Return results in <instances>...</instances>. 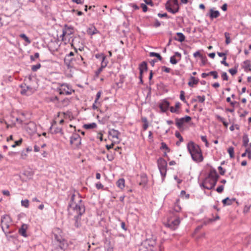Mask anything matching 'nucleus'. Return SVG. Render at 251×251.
<instances>
[{"mask_svg": "<svg viewBox=\"0 0 251 251\" xmlns=\"http://www.w3.org/2000/svg\"><path fill=\"white\" fill-rule=\"evenodd\" d=\"M70 209L75 214L73 219L75 222L74 226L77 228H79L81 226V217L85 212V207L78 193H77V195L72 194L68 206V209Z\"/></svg>", "mask_w": 251, "mask_h": 251, "instance_id": "1", "label": "nucleus"}, {"mask_svg": "<svg viewBox=\"0 0 251 251\" xmlns=\"http://www.w3.org/2000/svg\"><path fill=\"white\" fill-rule=\"evenodd\" d=\"M187 149L194 161L200 162L203 160L201 151L198 145L191 142L187 144Z\"/></svg>", "mask_w": 251, "mask_h": 251, "instance_id": "2", "label": "nucleus"}, {"mask_svg": "<svg viewBox=\"0 0 251 251\" xmlns=\"http://www.w3.org/2000/svg\"><path fill=\"white\" fill-rule=\"evenodd\" d=\"M157 163L162 179H164L166 175L167 162L163 158H160L157 160Z\"/></svg>", "mask_w": 251, "mask_h": 251, "instance_id": "3", "label": "nucleus"}, {"mask_svg": "<svg viewBox=\"0 0 251 251\" xmlns=\"http://www.w3.org/2000/svg\"><path fill=\"white\" fill-rule=\"evenodd\" d=\"M155 244V239H147L140 246L139 251H149V249L147 246H148L149 247H153Z\"/></svg>", "mask_w": 251, "mask_h": 251, "instance_id": "4", "label": "nucleus"}, {"mask_svg": "<svg viewBox=\"0 0 251 251\" xmlns=\"http://www.w3.org/2000/svg\"><path fill=\"white\" fill-rule=\"evenodd\" d=\"M70 144L74 149L78 148L81 144V138L76 133L73 134L70 138Z\"/></svg>", "mask_w": 251, "mask_h": 251, "instance_id": "5", "label": "nucleus"}, {"mask_svg": "<svg viewBox=\"0 0 251 251\" xmlns=\"http://www.w3.org/2000/svg\"><path fill=\"white\" fill-rule=\"evenodd\" d=\"M12 223L11 217L8 215H4L1 218V226L8 229L10 227V225Z\"/></svg>", "mask_w": 251, "mask_h": 251, "instance_id": "6", "label": "nucleus"}, {"mask_svg": "<svg viewBox=\"0 0 251 251\" xmlns=\"http://www.w3.org/2000/svg\"><path fill=\"white\" fill-rule=\"evenodd\" d=\"M180 219L178 217L173 220H169L166 224V226L172 230L176 229L180 224Z\"/></svg>", "mask_w": 251, "mask_h": 251, "instance_id": "7", "label": "nucleus"}, {"mask_svg": "<svg viewBox=\"0 0 251 251\" xmlns=\"http://www.w3.org/2000/svg\"><path fill=\"white\" fill-rule=\"evenodd\" d=\"M21 88V94L26 96L31 95L35 91V89L29 86H26L25 84L22 85Z\"/></svg>", "mask_w": 251, "mask_h": 251, "instance_id": "8", "label": "nucleus"}, {"mask_svg": "<svg viewBox=\"0 0 251 251\" xmlns=\"http://www.w3.org/2000/svg\"><path fill=\"white\" fill-rule=\"evenodd\" d=\"M59 91L60 94H65L67 95H71L74 92V91L70 88L69 85L67 84H62Z\"/></svg>", "mask_w": 251, "mask_h": 251, "instance_id": "9", "label": "nucleus"}, {"mask_svg": "<svg viewBox=\"0 0 251 251\" xmlns=\"http://www.w3.org/2000/svg\"><path fill=\"white\" fill-rule=\"evenodd\" d=\"M73 33V28L72 27H69L67 25H65L62 31V34L61 37H62V40L66 39V37H69Z\"/></svg>", "mask_w": 251, "mask_h": 251, "instance_id": "10", "label": "nucleus"}, {"mask_svg": "<svg viewBox=\"0 0 251 251\" xmlns=\"http://www.w3.org/2000/svg\"><path fill=\"white\" fill-rule=\"evenodd\" d=\"M191 120V118L189 116H185L184 117L176 119V126H182V125L188 123Z\"/></svg>", "mask_w": 251, "mask_h": 251, "instance_id": "11", "label": "nucleus"}, {"mask_svg": "<svg viewBox=\"0 0 251 251\" xmlns=\"http://www.w3.org/2000/svg\"><path fill=\"white\" fill-rule=\"evenodd\" d=\"M212 184V183L211 179L206 177L203 181L201 184V186L203 187V188L204 189H206L207 190H211L213 189V188H211Z\"/></svg>", "mask_w": 251, "mask_h": 251, "instance_id": "12", "label": "nucleus"}, {"mask_svg": "<svg viewBox=\"0 0 251 251\" xmlns=\"http://www.w3.org/2000/svg\"><path fill=\"white\" fill-rule=\"evenodd\" d=\"M181 57V54L178 52H176L174 55L170 57V63L172 64H176Z\"/></svg>", "mask_w": 251, "mask_h": 251, "instance_id": "13", "label": "nucleus"}, {"mask_svg": "<svg viewBox=\"0 0 251 251\" xmlns=\"http://www.w3.org/2000/svg\"><path fill=\"white\" fill-rule=\"evenodd\" d=\"M54 239L59 244V246L60 249H63L64 248V243L65 240L60 235L54 234Z\"/></svg>", "mask_w": 251, "mask_h": 251, "instance_id": "14", "label": "nucleus"}, {"mask_svg": "<svg viewBox=\"0 0 251 251\" xmlns=\"http://www.w3.org/2000/svg\"><path fill=\"white\" fill-rule=\"evenodd\" d=\"M28 226L26 224H23L21 227L19 229V233L24 237L28 236L26 233V230L27 229Z\"/></svg>", "mask_w": 251, "mask_h": 251, "instance_id": "15", "label": "nucleus"}, {"mask_svg": "<svg viewBox=\"0 0 251 251\" xmlns=\"http://www.w3.org/2000/svg\"><path fill=\"white\" fill-rule=\"evenodd\" d=\"M120 133L117 130L114 129H110L108 131V135L110 138L112 139H119Z\"/></svg>", "mask_w": 251, "mask_h": 251, "instance_id": "16", "label": "nucleus"}, {"mask_svg": "<svg viewBox=\"0 0 251 251\" xmlns=\"http://www.w3.org/2000/svg\"><path fill=\"white\" fill-rule=\"evenodd\" d=\"M62 129L60 126H50L49 132L51 134H62Z\"/></svg>", "mask_w": 251, "mask_h": 251, "instance_id": "17", "label": "nucleus"}, {"mask_svg": "<svg viewBox=\"0 0 251 251\" xmlns=\"http://www.w3.org/2000/svg\"><path fill=\"white\" fill-rule=\"evenodd\" d=\"M75 59L73 58L65 57L64 62L69 68H72L75 66Z\"/></svg>", "mask_w": 251, "mask_h": 251, "instance_id": "18", "label": "nucleus"}, {"mask_svg": "<svg viewBox=\"0 0 251 251\" xmlns=\"http://www.w3.org/2000/svg\"><path fill=\"white\" fill-rule=\"evenodd\" d=\"M169 105V102L164 100L159 104V108L162 112H166L168 109Z\"/></svg>", "mask_w": 251, "mask_h": 251, "instance_id": "19", "label": "nucleus"}, {"mask_svg": "<svg viewBox=\"0 0 251 251\" xmlns=\"http://www.w3.org/2000/svg\"><path fill=\"white\" fill-rule=\"evenodd\" d=\"M140 75H143V73L145 71H147L148 69L147 63L145 61H143L139 65Z\"/></svg>", "mask_w": 251, "mask_h": 251, "instance_id": "20", "label": "nucleus"}, {"mask_svg": "<svg viewBox=\"0 0 251 251\" xmlns=\"http://www.w3.org/2000/svg\"><path fill=\"white\" fill-rule=\"evenodd\" d=\"M140 178L141 180L139 181V184L144 187L148 182L147 176L145 174H142L140 176Z\"/></svg>", "mask_w": 251, "mask_h": 251, "instance_id": "21", "label": "nucleus"}, {"mask_svg": "<svg viewBox=\"0 0 251 251\" xmlns=\"http://www.w3.org/2000/svg\"><path fill=\"white\" fill-rule=\"evenodd\" d=\"M236 201L235 198L229 199L228 197L223 200L222 202L224 205H230Z\"/></svg>", "mask_w": 251, "mask_h": 251, "instance_id": "22", "label": "nucleus"}, {"mask_svg": "<svg viewBox=\"0 0 251 251\" xmlns=\"http://www.w3.org/2000/svg\"><path fill=\"white\" fill-rule=\"evenodd\" d=\"M220 16V12L218 10H210L209 17L211 19L218 18Z\"/></svg>", "mask_w": 251, "mask_h": 251, "instance_id": "23", "label": "nucleus"}, {"mask_svg": "<svg viewBox=\"0 0 251 251\" xmlns=\"http://www.w3.org/2000/svg\"><path fill=\"white\" fill-rule=\"evenodd\" d=\"M180 106V102H177L176 103L175 107H174L173 106H171L170 107V111L172 113H179Z\"/></svg>", "mask_w": 251, "mask_h": 251, "instance_id": "24", "label": "nucleus"}, {"mask_svg": "<svg viewBox=\"0 0 251 251\" xmlns=\"http://www.w3.org/2000/svg\"><path fill=\"white\" fill-rule=\"evenodd\" d=\"M199 79L197 78L194 76H191L190 78V81L188 82V85L190 87H194V85H196L199 82Z\"/></svg>", "mask_w": 251, "mask_h": 251, "instance_id": "25", "label": "nucleus"}, {"mask_svg": "<svg viewBox=\"0 0 251 251\" xmlns=\"http://www.w3.org/2000/svg\"><path fill=\"white\" fill-rule=\"evenodd\" d=\"M177 37H175L174 39L180 42H182L185 41V37L184 34L181 32L176 33Z\"/></svg>", "mask_w": 251, "mask_h": 251, "instance_id": "26", "label": "nucleus"}, {"mask_svg": "<svg viewBox=\"0 0 251 251\" xmlns=\"http://www.w3.org/2000/svg\"><path fill=\"white\" fill-rule=\"evenodd\" d=\"M207 178L213 179L216 178H219V175L218 174L216 170H212L210 172Z\"/></svg>", "mask_w": 251, "mask_h": 251, "instance_id": "27", "label": "nucleus"}, {"mask_svg": "<svg viewBox=\"0 0 251 251\" xmlns=\"http://www.w3.org/2000/svg\"><path fill=\"white\" fill-rule=\"evenodd\" d=\"M169 4V2H168L166 4V9L169 11L170 12L173 13V14H175L176 13H177L178 12V8H175V9H173V7L172 6H171V4H170L169 5H168V4Z\"/></svg>", "mask_w": 251, "mask_h": 251, "instance_id": "28", "label": "nucleus"}, {"mask_svg": "<svg viewBox=\"0 0 251 251\" xmlns=\"http://www.w3.org/2000/svg\"><path fill=\"white\" fill-rule=\"evenodd\" d=\"M75 61L76 62V63L79 65L82 64H84V66L86 65L85 62L83 61V58L80 55H77L75 59Z\"/></svg>", "mask_w": 251, "mask_h": 251, "instance_id": "29", "label": "nucleus"}, {"mask_svg": "<svg viewBox=\"0 0 251 251\" xmlns=\"http://www.w3.org/2000/svg\"><path fill=\"white\" fill-rule=\"evenodd\" d=\"M117 186L122 189H123L124 187H125V180L123 178H121V179H119L117 181Z\"/></svg>", "mask_w": 251, "mask_h": 251, "instance_id": "30", "label": "nucleus"}, {"mask_svg": "<svg viewBox=\"0 0 251 251\" xmlns=\"http://www.w3.org/2000/svg\"><path fill=\"white\" fill-rule=\"evenodd\" d=\"M249 142V139L248 138V135L246 134H244L243 137V146L245 147H247Z\"/></svg>", "mask_w": 251, "mask_h": 251, "instance_id": "31", "label": "nucleus"}, {"mask_svg": "<svg viewBox=\"0 0 251 251\" xmlns=\"http://www.w3.org/2000/svg\"><path fill=\"white\" fill-rule=\"evenodd\" d=\"M172 3L171 4V6L173 7V9L178 8V11H179V7L178 6V3L177 0H170Z\"/></svg>", "mask_w": 251, "mask_h": 251, "instance_id": "32", "label": "nucleus"}, {"mask_svg": "<svg viewBox=\"0 0 251 251\" xmlns=\"http://www.w3.org/2000/svg\"><path fill=\"white\" fill-rule=\"evenodd\" d=\"M227 152H228L231 158H233L234 157V148L233 147H229L227 149Z\"/></svg>", "mask_w": 251, "mask_h": 251, "instance_id": "33", "label": "nucleus"}, {"mask_svg": "<svg viewBox=\"0 0 251 251\" xmlns=\"http://www.w3.org/2000/svg\"><path fill=\"white\" fill-rule=\"evenodd\" d=\"M150 56H151V57H154V56L156 57L160 61L162 60V57L161 56V55L159 53H156V52H151L150 53Z\"/></svg>", "mask_w": 251, "mask_h": 251, "instance_id": "34", "label": "nucleus"}, {"mask_svg": "<svg viewBox=\"0 0 251 251\" xmlns=\"http://www.w3.org/2000/svg\"><path fill=\"white\" fill-rule=\"evenodd\" d=\"M224 35L226 38V45H228L231 42L230 39V34L228 32H225Z\"/></svg>", "mask_w": 251, "mask_h": 251, "instance_id": "35", "label": "nucleus"}, {"mask_svg": "<svg viewBox=\"0 0 251 251\" xmlns=\"http://www.w3.org/2000/svg\"><path fill=\"white\" fill-rule=\"evenodd\" d=\"M20 37L24 39L26 43L30 44L31 43L30 40L26 36L25 34H21L20 35Z\"/></svg>", "mask_w": 251, "mask_h": 251, "instance_id": "36", "label": "nucleus"}, {"mask_svg": "<svg viewBox=\"0 0 251 251\" xmlns=\"http://www.w3.org/2000/svg\"><path fill=\"white\" fill-rule=\"evenodd\" d=\"M62 105L64 106H67L70 103V99L68 98L64 99L63 100L61 101Z\"/></svg>", "mask_w": 251, "mask_h": 251, "instance_id": "37", "label": "nucleus"}, {"mask_svg": "<svg viewBox=\"0 0 251 251\" xmlns=\"http://www.w3.org/2000/svg\"><path fill=\"white\" fill-rule=\"evenodd\" d=\"M161 150H166L168 152H169L170 150V149L167 147L166 144L164 142L161 143V146L160 147Z\"/></svg>", "mask_w": 251, "mask_h": 251, "instance_id": "38", "label": "nucleus"}, {"mask_svg": "<svg viewBox=\"0 0 251 251\" xmlns=\"http://www.w3.org/2000/svg\"><path fill=\"white\" fill-rule=\"evenodd\" d=\"M21 204L23 206L27 208L29 206V201L28 200H22Z\"/></svg>", "mask_w": 251, "mask_h": 251, "instance_id": "39", "label": "nucleus"}, {"mask_svg": "<svg viewBox=\"0 0 251 251\" xmlns=\"http://www.w3.org/2000/svg\"><path fill=\"white\" fill-rule=\"evenodd\" d=\"M6 238L8 241H10L11 239H15L17 237L16 235H10L9 234H5Z\"/></svg>", "mask_w": 251, "mask_h": 251, "instance_id": "40", "label": "nucleus"}, {"mask_svg": "<svg viewBox=\"0 0 251 251\" xmlns=\"http://www.w3.org/2000/svg\"><path fill=\"white\" fill-rule=\"evenodd\" d=\"M41 67V64L40 63H38L36 65H33L31 67V70L33 72H35L37 71L39 69H40Z\"/></svg>", "mask_w": 251, "mask_h": 251, "instance_id": "41", "label": "nucleus"}, {"mask_svg": "<svg viewBox=\"0 0 251 251\" xmlns=\"http://www.w3.org/2000/svg\"><path fill=\"white\" fill-rule=\"evenodd\" d=\"M2 231H3V232L4 233V234H11V233H12L14 232V230H11V229H5L4 227H3V226L2 227Z\"/></svg>", "mask_w": 251, "mask_h": 251, "instance_id": "42", "label": "nucleus"}, {"mask_svg": "<svg viewBox=\"0 0 251 251\" xmlns=\"http://www.w3.org/2000/svg\"><path fill=\"white\" fill-rule=\"evenodd\" d=\"M228 72H229V73L231 75H235L237 73V68L230 69L228 70Z\"/></svg>", "mask_w": 251, "mask_h": 251, "instance_id": "43", "label": "nucleus"}, {"mask_svg": "<svg viewBox=\"0 0 251 251\" xmlns=\"http://www.w3.org/2000/svg\"><path fill=\"white\" fill-rule=\"evenodd\" d=\"M209 74H210V75H212L214 79H217L218 77V73L215 71L210 72L209 73Z\"/></svg>", "mask_w": 251, "mask_h": 251, "instance_id": "44", "label": "nucleus"}, {"mask_svg": "<svg viewBox=\"0 0 251 251\" xmlns=\"http://www.w3.org/2000/svg\"><path fill=\"white\" fill-rule=\"evenodd\" d=\"M175 135L179 139V142H182L183 140V139L182 138V137L181 136L180 133L176 131V133H175Z\"/></svg>", "mask_w": 251, "mask_h": 251, "instance_id": "45", "label": "nucleus"}, {"mask_svg": "<svg viewBox=\"0 0 251 251\" xmlns=\"http://www.w3.org/2000/svg\"><path fill=\"white\" fill-rule=\"evenodd\" d=\"M23 140L22 139H20V140L16 141L15 142V144L12 145V148H15L17 146H19L22 143Z\"/></svg>", "mask_w": 251, "mask_h": 251, "instance_id": "46", "label": "nucleus"}, {"mask_svg": "<svg viewBox=\"0 0 251 251\" xmlns=\"http://www.w3.org/2000/svg\"><path fill=\"white\" fill-rule=\"evenodd\" d=\"M161 70L162 71H164L167 73H170V72L171 71V69L170 68L167 67L165 66H162L161 67Z\"/></svg>", "mask_w": 251, "mask_h": 251, "instance_id": "47", "label": "nucleus"}, {"mask_svg": "<svg viewBox=\"0 0 251 251\" xmlns=\"http://www.w3.org/2000/svg\"><path fill=\"white\" fill-rule=\"evenodd\" d=\"M224 189V186L223 185H220L217 188L216 191L218 193H222L223 192Z\"/></svg>", "mask_w": 251, "mask_h": 251, "instance_id": "48", "label": "nucleus"}, {"mask_svg": "<svg viewBox=\"0 0 251 251\" xmlns=\"http://www.w3.org/2000/svg\"><path fill=\"white\" fill-rule=\"evenodd\" d=\"M218 179H219V178H216L211 179L212 183V185L211 186V188H214V187L215 186V185L217 184V181H218Z\"/></svg>", "mask_w": 251, "mask_h": 251, "instance_id": "49", "label": "nucleus"}, {"mask_svg": "<svg viewBox=\"0 0 251 251\" xmlns=\"http://www.w3.org/2000/svg\"><path fill=\"white\" fill-rule=\"evenodd\" d=\"M197 98L198 99V100L200 102H203L205 100V98L204 96H198Z\"/></svg>", "mask_w": 251, "mask_h": 251, "instance_id": "50", "label": "nucleus"}, {"mask_svg": "<svg viewBox=\"0 0 251 251\" xmlns=\"http://www.w3.org/2000/svg\"><path fill=\"white\" fill-rule=\"evenodd\" d=\"M180 99L182 101H184L185 102H186L185 97H184V92L183 91H180Z\"/></svg>", "mask_w": 251, "mask_h": 251, "instance_id": "51", "label": "nucleus"}, {"mask_svg": "<svg viewBox=\"0 0 251 251\" xmlns=\"http://www.w3.org/2000/svg\"><path fill=\"white\" fill-rule=\"evenodd\" d=\"M174 210L176 211V212H179L181 210V207L179 205V204H175V205H174Z\"/></svg>", "mask_w": 251, "mask_h": 251, "instance_id": "52", "label": "nucleus"}, {"mask_svg": "<svg viewBox=\"0 0 251 251\" xmlns=\"http://www.w3.org/2000/svg\"><path fill=\"white\" fill-rule=\"evenodd\" d=\"M222 78L224 80H228V76L226 72H223L222 74Z\"/></svg>", "mask_w": 251, "mask_h": 251, "instance_id": "53", "label": "nucleus"}, {"mask_svg": "<svg viewBox=\"0 0 251 251\" xmlns=\"http://www.w3.org/2000/svg\"><path fill=\"white\" fill-rule=\"evenodd\" d=\"M218 170L219 171V173L221 175H224L226 172V170L223 169L221 166H219L218 167Z\"/></svg>", "mask_w": 251, "mask_h": 251, "instance_id": "54", "label": "nucleus"}, {"mask_svg": "<svg viewBox=\"0 0 251 251\" xmlns=\"http://www.w3.org/2000/svg\"><path fill=\"white\" fill-rule=\"evenodd\" d=\"M244 64L245 65V68L247 69L249 68L251 66L250 61L249 60H247L244 62Z\"/></svg>", "mask_w": 251, "mask_h": 251, "instance_id": "55", "label": "nucleus"}, {"mask_svg": "<svg viewBox=\"0 0 251 251\" xmlns=\"http://www.w3.org/2000/svg\"><path fill=\"white\" fill-rule=\"evenodd\" d=\"M226 56H225L224 57H223V60L221 61V64L224 65L225 66L228 67V66H229V64L226 61Z\"/></svg>", "mask_w": 251, "mask_h": 251, "instance_id": "56", "label": "nucleus"}, {"mask_svg": "<svg viewBox=\"0 0 251 251\" xmlns=\"http://www.w3.org/2000/svg\"><path fill=\"white\" fill-rule=\"evenodd\" d=\"M39 56V53H38V52H36L35 54H34V56H32V55H31L30 56V59L32 60V61H34L35 60V58H38Z\"/></svg>", "mask_w": 251, "mask_h": 251, "instance_id": "57", "label": "nucleus"}, {"mask_svg": "<svg viewBox=\"0 0 251 251\" xmlns=\"http://www.w3.org/2000/svg\"><path fill=\"white\" fill-rule=\"evenodd\" d=\"M101 95V92L99 91L96 95V98L95 100V103H97V101L99 100Z\"/></svg>", "mask_w": 251, "mask_h": 251, "instance_id": "58", "label": "nucleus"}, {"mask_svg": "<svg viewBox=\"0 0 251 251\" xmlns=\"http://www.w3.org/2000/svg\"><path fill=\"white\" fill-rule=\"evenodd\" d=\"M96 187L98 189H102L103 188V186L100 182L96 183Z\"/></svg>", "mask_w": 251, "mask_h": 251, "instance_id": "59", "label": "nucleus"}, {"mask_svg": "<svg viewBox=\"0 0 251 251\" xmlns=\"http://www.w3.org/2000/svg\"><path fill=\"white\" fill-rule=\"evenodd\" d=\"M141 7L143 9V11L145 12L147 11L148 10V7L147 6V5L145 4H144V3H142L141 4Z\"/></svg>", "mask_w": 251, "mask_h": 251, "instance_id": "60", "label": "nucleus"}, {"mask_svg": "<svg viewBox=\"0 0 251 251\" xmlns=\"http://www.w3.org/2000/svg\"><path fill=\"white\" fill-rule=\"evenodd\" d=\"M161 25L160 23L158 20H155V23L154 24V26L155 27H157L160 26Z\"/></svg>", "mask_w": 251, "mask_h": 251, "instance_id": "61", "label": "nucleus"}, {"mask_svg": "<svg viewBox=\"0 0 251 251\" xmlns=\"http://www.w3.org/2000/svg\"><path fill=\"white\" fill-rule=\"evenodd\" d=\"M193 56L194 57H197L198 56L202 57V55H201V54L200 53V52L199 51L195 52L193 54Z\"/></svg>", "mask_w": 251, "mask_h": 251, "instance_id": "62", "label": "nucleus"}, {"mask_svg": "<svg viewBox=\"0 0 251 251\" xmlns=\"http://www.w3.org/2000/svg\"><path fill=\"white\" fill-rule=\"evenodd\" d=\"M105 56L103 54H97L95 55V57L98 59H102V57H105Z\"/></svg>", "mask_w": 251, "mask_h": 251, "instance_id": "63", "label": "nucleus"}, {"mask_svg": "<svg viewBox=\"0 0 251 251\" xmlns=\"http://www.w3.org/2000/svg\"><path fill=\"white\" fill-rule=\"evenodd\" d=\"M2 193L4 195H5L7 196H9L10 195V192L8 190H3Z\"/></svg>", "mask_w": 251, "mask_h": 251, "instance_id": "64", "label": "nucleus"}]
</instances>
